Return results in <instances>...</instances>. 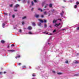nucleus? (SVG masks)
<instances>
[{
  "label": "nucleus",
  "mask_w": 79,
  "mask_h": 79,
  "mask_svg": "<svg viewBox=\"0 0 79 79\" xmlns=\"http://www.w3.org/2000/svg\"><path fill=\"white\" fill-rule=\"evenodd\" d=\"M29 2H30V1H28L27 2V3H28V4H29Z\"/></svg>",
  "instance_id": "37998d69"
},
{
  "label": "nucleus",
  "mask_w": 79,
  "mask_h": 79,
  "mask_svg": "<svg viewBox=\"0 0 79 79\" xmlns=\"http://www.w3.org/2000/svg\"><path fill=\"white\" fill-rule=\"evenodd\" d=\"M19 6V5L18 4H17L15 6V7L17 8V7H18Z\"/></svg>",
  "instance_id": "423d86ee"
},
{
  "label": "nucleus",
  "mask_w": 79,
  "mask_h": 79,
  "mask_svg": "<svg viewBox=\"0 0 79 79\" xmlns=\"http://www.w3.org/2000/svg\"><path fill=\"white\" fill-rule=\"evenodd\" d=\"M52 34H51V33H50L49 34V35H52Z\"/></svg>",
  "instance_id": "052dcab7"
},
{
  "label": "nucleus",
  "mask_w": 79,
  "mask_h": 79,
  "mask_svg": "<svg viewBox=\"0 0 79 79\" xmlns=\"http://www.w3.org/2000/svg\"><path fill=\"white\" fill-rule=\"evenodd\" d=\"M60 15H61L62 17H63V14L62 13H60Z\"/></svg>",
  "instance_id": "72a5a7b5"
},
{
  "label": "nucleus",
  "mask_w": 79,
  "mask_h": 79,
  "mask_svg": "<svg viewBox=\"0 0 79 79\" xmlns=\"http://www.w3.org/2000/svg\"><path fill=\"white\" fill-rule=\"evenodd\" d=\"M5 73H6V72H4V74H5Z\"/></svg>",
  "instance_id": "6e6d98bb"
},
{
  "label": "nucleus",
  "mask_w": 79,
  "mask_h": 79,
  "mask_svg": "<svg viewBox=\"0 0 79 79\" xmlns=\"http://www.w3.org/2000/svg\"><path fill=\"white\" fill-rule=\"evenodd\" d=\"M28 29L29 30H31V29H32V27L31 26L28 27Z\"/></svg>",
  "instance_id": "7ed1b4c3"
},
{
  "label": "nucleus",
  "mask_w": 79,
  "mask_h": 79,
  "mask_svg": "<svg viewBox=\"0 0 79 79\" xmlns=\"http://www.w3.org/2000/svg\"><path fill=\"white\" fill-rule=\"evenodd\" d=\"M32 79H35L34 78H32Z\"/></svg>",
  "instance_id": "774afa93"
},
{
  "label": "nucleus",
  "mask_w": 79,
  "mask_h": 79,
  "mask_svg": "<svg viewBox=\"0 0 79 79\" xmlns=\"http://www.w3.org/2000/svg\"><path fill=\"white\" fill-rule=\"evenodd\" d=\"M44 15H47V12L45 11L44 12Z\"/></svg>",
  "instance_id": "4468645a"
},
{
  "label": "nucleus",
  "mask_w": 79,
  "mask_h": 79,
  "mask_svg": "<svg viewBox=\"0 0 79 79\" xmlns=\"http://www.w3.org/2000/svg\"><path fill=\"white\" fill-rule=\"evenodd\" d=\"M75 8H77V5H75L74 6Z\"/></svg>",
  "instance_id": "c85d7f7f"
},
{
  "label": "nucleus",
  "mask_w": 79,
  "mask_h": 79,
  "mask_svg": "<svg viewBox=\"0 0 79 79\" xmlns=\"http://www.w3.org/2000/svg\"><path fill=\"white\" fill-rule=\"evenodd\" d=\"M11 47H14V44H12L11 45Z\"/></svg>",
  "instance_id": "2f4dec72"
},
{
  "label": "nucleus",
  "mask_w": 79,
  "mask_h": 79,
  "mask_svg": "<svg viewBox=\"0 0 79 79\" xmlns=\"http://www.w3.org/2000/svg\"><path fill=\"white\" fill-rule=\"evenodd\" d=\"M61 27H62V26H61L60 28H59L58 29H61Z\"/></svg>",
  "instance_id": "680f3d73"
},
{
  "label": "nucleus",
  "mask_w": 79,
  "mask_h": 79,
  "mask_svg": "<svg viewBox=\"0 0 79 79\" xmlns=\"http://www.w3.org/2000/svg\"><path fill=\"white\" fill-rule=\"evenodd\" d=\"M35 76V75H34V74L32 75V76H33V77H34V76Z\"/></svg>",
  "instance_id": "58836bf2"
},
{
  "label": "nucleus",
  "mask_w": 79,
  "mask_h": 79,
  "mask_svg": "<svg viewBox=\"0 0 79 79\" xmlns=\"http://www.w3.org/2000/svg\"><path fill=\"white\" fill-rule=\"evenodd\" d=\"M34 2H35V3H36L37 2V1H36V0H34Z\"/></svg>",
  "instance_id": "4c0bfd02"
},
{
  "label": "nucleus",
  "mask_w": 79,
  "mask_h": 79,
  "mask_svg": "<svg viewBox=\"0 0 79 79\" xmlns=\"http://www.w3.org/2000/svg\"><path fill=\"white\" fill-rule=\"evenodd\" d=\"M56 30H54L53 31V33H55V32H56Z\"/></svg>",
  "instance_id": "412c9836"
},
{
  "label": "nucleus",
  "mask_w": 79,
  "mask_h": 79,
  "mask_svg": "<svg viewBox=\"0 0 79 79\" xmlns=\"http://www.w3.org/2000/svg\"><path fill=\"white\" fill-rule=\"evenodd\" d=\"M26 17L25 16V17H23L22 18V19H26Z\"/></svg>",
  "instance_id": "bb28decb"
},
{
  "label": "nucleus",
  "mask_w": 79,
  "mask_h": 79,
  "mask_svg": "<svg viewBox=\"0 0 79 79\" xmlns=\"http://www.w3.org/2000/svg\"><path fill=\"white\" fill-rule=\"evenodd\" d=\"M58 20H60V21H61V19H58Z\"/></svg>",
  "instance_id": "3c124183"
},
{
  "label": "nucleus",
  "mask_w": 79,
  "mask_h": 79,
  "mask_svg": "<svg viewBox=\"0 0 79 79\" xmlns=\"http://www.w3.org/2000/svg\"><path fill=\"white\" fill-rule=\"evenodd\" d=\"M18 58V56H16V57H15V58H16V59Z\"/></svg>",
  "instance_id": "864d4df0"
},
{
  "label": "nucleus",
  "mask_w": 79,
  "mask_h": 79,
  "mask_svg": "<svg viewBox=\"0 0 79 79\" xmlns=\"http://www.w3.org/2000/svg\"><path fill=\"white\" fill-rule=\"evenodd\" d=\"M34 8H32L31 9V11H32L33 10H34Z\"/></svg>",
  "instance_id": "de8ad7c7"
},
{
  "label": "nucleus",
  "mask_w": 79,
  "mask_h": 79,
  "mask_svg": "<svg viewBox=\"0 0 79 79\" xmlns=\"http://www.w3.org/2000/svg\"><path fill=\"white\" fill-rule=\"evenodd\" d=\"M49 6V7H52V4H50Z\"/></svg>",
  "instance_id": "b1692460"
},
{
  "label": "nucleus",
  "mask_w": 79,
  "mask_h": 79,
  "mask_svg": "<svg viewBox=\"0 0 79 79\" xmlns=\"http://www.w3.org/2000/svg\"><path fill=\"white\" fill-rule=\"evenodd\" d=\"M56 21H57V20H55V19H54L53 21V23H56Z\"/></svg>",
  "instance_id": "39448f33"
},
{
  "label": "nucleus",
  "mask_w": 79,
  "mask_h": 79,
  "mask_svg": "<svg viewBox=\"0 0 79 79\" xmlns=\"http://www.w3.org/2000/svg\"><path fill=\"white\" fill-rule=\"evenodd\" d=\"M19 32H20V33H21V32H22V30H21L20 29L19 31Z\"/></svg>",
  "instance_id": "dca6fc26"
},
{
  "label": "nucleus",
  "mask_w": 79,
  "mask_h": 79,
  "mask_svg": "<svg viewBox=\"0 0 79 79\" xmlns=\"http://www.w3.org/2000/svg\"><path fill=\"white\" fill-rule=\"evenodd\" d=\"M46 4L45 2H43L42 3V6H44V5H46Z\"/></svg>",
  "instance_id": "0eeeda50"
},
{
  "label": "nucleus",
  "mask_w": 79,
  "mask_h": 79,
  "mask_svg": "<svg viewBox=\"0 0 79 79\" xmlns=\"http://www.w3.org/2000/svg\"><path fill=\"white\" fill-rule=\"evenodd\" d=\"M4 15H6V16H7V15H8V14L5 13L4 14Z\"/></svg>",
  "instance_id": "c9c22d12"
},
{
  "label": "nucleus",
  "mask_w": 79,
  "mask_h": 79,
  "mask_svg": "<svg viewBox=\"0 0 79 79\" xmlns=\"http://www.w3.org/2000/svg\"><path fill=\"white\" fill-rule=\"evenodd\" d=\"M3 74V73L2 72H0V74Z\"/></svg>",
  "instance_id": "a19ab883"
},
{
  "label": "nucleus",
  "mask_w": 79,
  "mask_h": 79,
  "mask_svg": "<svg viewBox=\"0 0 79 79\" xmlns=\"http://www.w3.org/2000/svg\"><path fill=\"white\" fill-rule=\"evenodd\" d=\"M38 24L39 26H41V23H38Z\"/></svg>",
  "instance_id": "6e6552de"
},
{
  "label": "nucleus",
  "mask_w": 79,
  "mask_h": 79,
  "mask_svg": "<svg viewBox=\"0 0 79 79\" xmlns=\"http://www.w3.org/2000/svg\"><path fill=\"white\" fill-rule=\"evenodd\" d=\"M49 27H50V28H51V27H52V26H49Z\"/></svg>",
  "instance_id": "4d7b16f0"
},
{
  "label": "nucleus",
  "mask_w": 79,
  "mask_h": 79,
  "mask_svg": "<svg viewBox=\"0 0 79 79\" xmlns=\"http://www.w3.org/2000/svg\"><path fill=\"white\" fill-rule=\"evenodd\" d=\"M44 48H47V47H46V46H45V47H44Z\"/></svg>",
  "instance_id": "bf43d9fd"
},
{
  "label": "nucleus",
  "mask_w": 79,
  "mask_h": 79,
  "mask_svg": "<svg viewBox=\"0 0 79 79\" xmlns=\"http://www.w3.org/2000/svg\"><path fill=\"white\" fill-rule=\"evenodd\" d=\"M65 63H67V64H68V61L66 60L65 62Z\"/></svg>",
  "instance_id": "aec40b11"
},
{
  "label": "nucleus",
  "mask_w": 79,
  "mask_h": 79,
  "mask_svg": "<svg viewBox=\"0 0 79 79\" xmlns=\"http://www.w3.org/2000/svg\"><path fill=\"white\" fill-rule=\"evenodd\" d=\"M77 30H79V27H77Z\"/></svg>",
  "instance_id": "49530a36"
},
{
  "label": "nucleus",
  "mask_w": 79,
  "mask_h": 79,
  "mask_svg": "<svg viewBox=\"0 0 79 79\" xmlns=\"http://www.w3.org/2000/svg\"><path fill=\"white\" fill-rule=\"evenodd\" d=\"M23 3H25V2H26V1H25V0H23Z\"/></svg>",
  "instance_id": "f704fd0d"
},
{
  "label": "nucleus",
  "mask_w": 79,
  "mask_h": 79,
  "mask_svg": "<svg viewBox=\"0 0 79 79\" xmlns=\"http://www.w3.org/2000/svg\"><path fill=\"white\" fill-rule=\"evenodd\" d=\"M41 23H44V21L42 20L39 19Z\"/></svg>",
  "instance_id": "ddd939ff"
},
{
  "label": "nucleus",
  "mask_w": 79,
  "mask_h": 79,
  "mask_svg": "<svg viewBox=\"0 0 79 79\" xmlns=\"http://www.w3.org/2000/svg\"><path fill=\"white\" fill-rule=\"evenodd\" d=\"M8 52H15V50H8Z\"/></svg>",
  "instance_id": "20e7f679"
},
{
  "label": "nucleus",
  "mask_w": 79,
  "mask_h": 79,
  "mask_svg": "<svg viewBox=\"0 0 79 79\" xmlns=\"http://www.w3.org/2000/svg\"><path fill=\"white\" fill-rule=\"evenodd\" d=\"M64 2H66V1H65V0H64Z\"/></svg>",
  "instance_id": "69168bd1"
},
{
  "label": "nucleus",
  "mask_w": 79,
  "mask_h": 79,
  "mask_svg": "<svg viewBox=\"0 0 79 79\" xmlns=\"http://www.w3.org/2000/svg\"><path fill=\"white\" fill-rule=\"evenodd\" d=\"M14 10V11H17V10Z\"/></svg>",
  "instance_id": "09e8293b"
},
{
  "label": "nucleus",
  "mask_w": 79,
  "mask_h": 79,
  "mask_svg": "<svg viewBox=\"0 0 79 79\" xmlns=\"http://www.w3.org/2000/svg\"><path fill=\"white\" fill-rule=\"evenodd\" d=\"M18 58H20V56L19 55L18 56Z\"/></svg>",
  "instance_id": "8fccbe9b"
},
{
  "label": "nucleus",
  "mask_w": 79,
  "mask_h": 79,
  "mask_svg": "<svg viewBox=\"0 0 79 79\" xmlns=\"http://www.w3.org/2000/svg\"><path fill=\"white\" fill-rule=\"evenodd\" d=\"M22 68H26V66L25 65H23V66H22Z\"/></svg>",
  "instance_id": "2eb2a0df"
},
{
  "label": "nucleus",
  "mask_w": 79,
  "mask_h": 79,
  "mask_svg": "<svg viewBox=\"0 0 79 79\" xmlns=\"http://www.w3.org/2000/svg\"><path fill=\"white\" fill-rule=\"evenodd\" d=\"M79 63V62L77 61H76L75 62V64H77L78 63Z\"/></svg>",
  "instance_id": "a211bd4d"
},
{
  "label": "nucleus",
  "mask_w": 79,
  "mask_h": 79,
  "mask_svg": "<svg viewBox=\"0 0 79 79\" xmlns=\"http://www.w3.org/2000/svg\"><path fill=\"white\" fill-rule=\"evenodd\" d=\"M35 16L36 18H38L39 17V15L35 14Z\"/></svg>",
  "instance_id": "f03ea898"
},
{
  "label": "nucleus",
  "mask_w": 79,
  "mask_h": 79,
  "mask_svg": "<svg viewBox=\"0 0 79 79\" xmlns=\"http://www.w3.org/2000/svg\"><path fill=\"white\" fill-rule=\"evenodd\" d=\"M31 5H34V2L33 1L31 2Z\"/></svg>",
  "instance_id": "4be33fe9"
},
{
  "label": "nucleus",
  "mask_w": 79,
  "mask_h": 79,
  "mask_svg": "<svg viewBox=\"0 0 79 79\" xmlns=\"http://www.w3.org/2000/svg\"><path fill=\"white\" fill-rule=\"evenodd\" d=\"M5 23H3L2 24V27H3V28H4L5 27Z\"/></svg>",
  "instance_id": "9d476101"
},
{
  "label": "nucleus",
  "mask_w": 79,
  "mask_h": 79,
  "mask_svg": "<svg viewBox=\"0 0 79 79\" xmlns=\"http://www.w3.org/2000/svg\"><path fill=\"white\" fill-rule=\"evenodd\" d=\"M60 24H61L60 23H59V24L58 23H55L54 26H56V27H58L59 25H60Z\"/></svg>",
  "instance_id": "f257e3e1"
},
{
  "label": "nucleus",
  "mask_w": 79,
  "mask_h": 79,
  "mask_svg": "<svg viewBox=\"0 0 79 79\" xmlns=\"http://www.w3.org/2000/svg\"><path fill=\"white\" fill-rule=\"evenodd\" d=\"M43 34H48V32H47L46 31L44 32H43Z\"/></svg>",
  "instance_id": "9b49d317"
},
{
  "label": "nucleus",
  "mask_w": 79,
  "mask_h": 79,
  "mask_svg": "<svg viewBox=\"0 0 79 79\" xmlns=\"http://www.w3.org/2000/svg\"><path fill=\"white\" fill-rule=\"evenodd\" d=\"M62 12L63 13H64V11H62Z\"/></svg>",
  "instance_id": "13d9d810"
},
{
  "label": "nucleus",
  "mask_w": 79,
  "mask_h": 79,
  "mask_svg": "<svg viewBox=\"0 0 79 79\" xmlns=\"http://www.w3.org/2000/svg\"><path fill=\"white\" fill-rule=\"evenodd\" d=\"M61 74H62V73H57V74H58L59 75H60Z\"/></svg>",
  "instance_id": "f3484780"
},
{
  "label": "nucleus",
  "mask_w": 79,
  "mask_h": 79,
  "mask_svg": "<svg viewBox=\"0 0 79 79\" xmlns=\"http://www.w3.org/2000/svg\"><path fill=\"white\" fill-rule=\"evenodd\" d=\"M22 24H24V22H22Z\"/></svg>",
  "instance_id": "c03bdc74"
},
{
  "label": "nucleus",
  "mask_w": 79,
  "mask_h": 79,
  "mask_svg": "<svg viewBox=\"0 0 79 79\" xmlns=\"http://www.w3.org/2000/svg\"><path fill=\"white\" fill-rule=\"evenodd\" d=\"M1 43H2V44H3L4 43H5V42L4 40H2L1 41Z\"/></svg>",
  "instance_id": "1a4fd4ad"
},
{
  "label": "nucleus",
  "mask_w": 79,
  "mask_h": 79,
  "mask_svg": "<svg viewBox=\"0 0 79 79\" xmlns=\"http://www.w3.org/2000/svg\"><path fill=\"white\" fill-rule=\"evenodd\" d=\"M62 30L64 31V30H65V29H62Z\"/></svg>",
  "instance_id": "5fc2aeb1"
},
{
  "label": "nucleus",
  "mask_w": 79,
  "mask_h": 79,
  "mask_svg": "<svg viewBox=\"0 0 79 79\" xmlns=\"http://www.w3.org/2000/svg\"><path fill=\"white\" fill-rule=\"evenodd\" d=\"M21 0H18V1H19V2H20V1Z\"/></svg>",
  "instance_id": "338daca9"
},
{
  "label": "nucleus",
  "mask_w": 79,
  "mask_h": 79,
  "mask_svg": "<svg viewBox=\"0 0 79 79\" xmlns=\"http://www.w3.org/2000/svg\"><path fill=\"white\" fill-rule=\"evenodd\" d=\"M78 55H79V53H77V56H78Z\"/></svg>",
  "instance_id": "603ef678"
},
{
  "label": "nucleus",
  "mask_w": 79,
  "mask_h": 79,
  "mask_svg": "<svg viewBox=\"0 0 79 79\" xmlns=\"http://www.w3.org/2000/svg\"><path fill=\"white\" fill-rule=\"evenodd\" d=\"M79 2H77L76 3V5H79Z\"/></svg>",
  "instance_id": "6ab92c4d"
},
{
  "label": "nucleus",
  "mask_w": 79,
  "mask_h": 79,
  "mask_svg": "<svg viewBox=\"0 0 79 79\" xmlns=\"http://www.w3.org/2000/svg\"><path fill=\"white\" fill-rule=\"evenodd\" d=\"M7 48H9V46H7Z\"/></svg>",
  "instance_id": "0e129e2a"
},
{
  "label": "nucleus",
  "mask_w": 79,
  "mask_h": 79,
  "mask_svg": "<svg viewBox=\"0 0 79 79\" xmlns=\"http://www.w3.org/2000/svg\"><path fill=\"white\" fill-rule=\"evenodd\" d=\"M38 10H40V11H42V10L40 9H38Z\"/></svg>",
  "instance_id": "a878e982"
},
{
  "label": "nucleus",
  "mask_w": 79,
  "mask_h": 79,
  "mask_svg": "<svg viewBox=\"0 0 79 79\" xmlns=\"http://www.w3.org/2000/svg\"><path fill=\"white\" fill-rule=\"evenodd\" d=\"M44 23H46V22H47V21H46L45 20H44Z\"/></svg>",
  "instance_id": "ea45409f"
},
{
  "label": "nucleus",
  "mask_w": 79,
  "mask_h": 79,
  "mask_svg": "<svg viewBox=\"0 0 79 79\" xmlns=\"http://www.w3.org/2000/svg\"><path fill=\"white\" fill-rule=\"evenodd\" d=\"M28 33L29 34H32L31 31L29 32Z\"/></svg>",
  "instance_id": "5701e85b"
},
{
  "label": "nucleus",
  "mask_w": 79,
  "mask_h": 79,
  "mask_svg": "<svg viewBox=\"0 0 79 79\" xmlns=\"http://www.w3.org/2000/svg\"><path fill=\"white\" fill-rule=\"evenodd\" d=\"M52 72H53V73H55V71H52Z\"/></svg>",
  "instance_id": "79ce46f5"
},
{
  "label": "nucleus",
  "mask_w": 79,
  "mask_h": 79,
  "mask_svg": "<svg viewBox=\"0 0 79 79\" xmlns=\"http://www.w3.org/2000/svg\"><path fill=\"white\" fill-rule=\"evenodd\" d=\"M75 76H79V75L78 74H77L75 75Z\"/></svg>",
  "instance_id": "e433bc0d"
},
{
  "label": "nucleus",
  "mask_w": 79,
  "mask_h": 79,
  "mask_svg": "<svg viewBox=\"0 0 79 79\" xmlns=\"http://www.w3.org/2000/svg\"><path fill=\"white\" fill-rule=\"evenodd\" d=\"M44 27L45 28V27H47V24H44Z\"/></svg>",
  "instance_id": "393cba45"
},
{
  "label": "nucleus",
  "mask_w": 79,
  "mask_h": 79,
  "mask_svg": "<svg viewBox=\"0 0 79 79\" xmlns=\"http://www.w3.org/2000/svg\"><path fill=\"white\" fill-rule=\"evenodd\" d=\"M10 7H12L13 6V4H11L10 5Z\"/></svg>",
  "instance_id": "7c9ffc66"
},
{
  "label": "nucleus",
  "mask_w": 79,
  "mask_h": 79,
  "mask_svg": "<svg viewBox=\"0 0 79 79\" xmlns=\"http://www.w3.org/2000/svg\"><path fill=\"white\" fill-rule=\"evenodd\" d=\"M41 18H44V15H41Z\"/></svg>",
  "instance_id": "cd10ccee"
},
{
  "label": "nucleus",
  "mask_w": 79,
  "mask_h": 79,
  "mask_svg": "<svg viewBox=\"0 0 79 79\" xmlns=\"http://www.w3.org/2000/svg\"><path fill=\"white\" fill-rule=\"evenodd\" d=\"M50 43H48V45H50Z\"/></svg>",
  "instance_id": "e2e57ef3"
},
{
  "label": "nucleus",
  "mask_w": 79,
  "mask_h": 79,
  "mask_svg": "<svg viewBox=\"0 0 79 79\" xmlns=\"http://www.w3.org/2000/svg\"><path fill=\"white\" fill-rule=\"evenodd\" d=\"M12 17L13 18H15V15H13Z\"/></svg>",
  "instance_id": "c756f323"
},
{
  "label": "nucleus",
  "mask_w": 79,
  "mask_h": 79,
  "mask_svg": "<svg viewBox=\"0 0 79 79\" xmlns=\"http://www.w3.org/2000/svg\"><path fill=\"white\" fill-rule=\"evenodd\" d=\"M32 25H33L34 26H35V23H34V22L32 23Z\"/></svg>",
  "instance_id": "f8f14e48"
},
{
  "label": "nucleus",
  "mask_w": 79,
  "mask_h": 79,
  "mask_svg": "<svg viewBox=\"0 0 79 79\" xmlns=\"http://www.w3.org/2000/svg\"><path fill=\"white\" fill-rule=\"evenodd\" d=\"M18 64L19 66L20 65H21V63H19V64Z\"/></svg>",
  "instance_id": "a18cd8bd"
},
{
  "label": "nucleus",
  "mask_w": 79,
  "mask_h": 79,
  "mask_svg": "<svg viewBox=\"0 0 79 79\" xmlns=\"http://www.w3.org/2000/svg\"><path fill=\"white\" fill-rule=\"evenodd\" d=\"M47 5H48V4H46V5L45 6V7H44V8H47Z\"/></svg>",
  "instance_id": "473e14b6"
}]
</instances>
